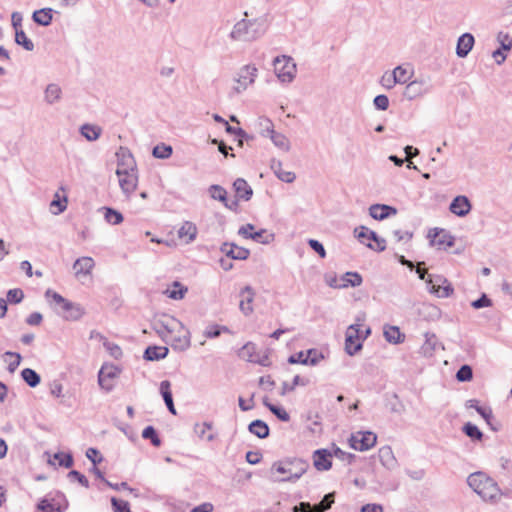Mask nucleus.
<instances>
[{"label": "nucleus", "instance_id": "obj_41", "mask_svg": "<svg viewBox=\"0 0 512 512\" xmlns=\"http://www.w3.org/2000/svg\"><path fill=\"white\" fill-rule=\"evenodd\" d=\"M209 193L213 199L221 201L226 207H231L227 202V191L223 187L212 185L209 189Z\"/></svg>", "mask_w": 512, "mask_h": 512}, {"label": "nucleus", "instance_id": "obj_6", "mask_svg": "<svg viewBox=\"0 0 512 512\" xmlns=\"http://www.w3.org/2000/svg\"><path fill=\"white\" fill-rule=\"evenodd\" d=\"M274 71L280 81L290 82L295 76L296 65L290 57H277L274 60Z\"/></svg>", "mask_w": 512, "mask_h": 512}, {"label": "nucleus", "instance_id": "obj_31", "mask_svg": "<svg viewBox=\"0 0 512 512\" xmlns=\"http://www.w3.org/2000/svg\"><path fill=\"white\" fill-rule=\"evenodd\" d=\"M384 337L389 343L399 344L404 340V334L400 332L397 326H386L384 328Z\"/></svg>", "mask_w": 512, "mask_h": 512}, {"label": "nucleus", "instance_id": "obj_19", "mask_svg": "<svg viewBox=\"0 0 512 512\" xmlns=\"http://www.w3.org/2000/svg\"><path fill=\"white\" fill-rule=\"evenodd\" d=\"M235 196L239 200L248 201L253 195V190L247 181L243 178H237L233 183Z\"/></svg>", "mask_w": 512, "mask_h": 512}, {"label": "nucleus", "instance_id": "obj_5", "mask_svg": "<svg viewBox=\"0 0 512 512\" xmlns=\"http://www.w3.org/2000/svg\"><path fill=\"white\" fill-rule=\"evenodd\" d=\"M355 236L359 242L367 245L375 251H383L386 248L385 239L379 237L374 231L369 230L366 226H359L354 230Z\"/></svg>", "mask_w": 512, "mask_h": 512}, {"label": "nucleus", "instance_id": "obj_56", "mask_svg": "<svg viewBox=\"0 0 512 512\" xmlns=\"http://www.w3.org/2000/svg\"><path fill=\"white\" fill-rule=\"evenodd\" d=\"M223 331L227 332L228 328L226 326L211 325L206 328L204 335L207 338H216L219 337Z\"/></svg>", "mask_w": 512, "mask_h": 512}, {"label": "nucleus", "instance_id": "obj_26", "mask_svg": "<svg viewBox=\"0 0 512 512\" xmlns=\"http://www.w3.org/2000/svg\"><path fill=\"white\" fill-rule=\"evenodd\" d=\"M471 206L468 199L464 196L456 197L450 205V210L459 216L467 214Z\"/></svg>", "mask_w": 512, "mask_h": 512}, {"label": "nucleus", "instance_id": "obj_11", "mask_svg": "<svg viewBox=\"0 0 512 512\" xmlns=\"http://www.w3.org/2000/svg\"><path fill=\"white\" fill-rule=\"evenodd\" d=\"M256 226H241L238 233L250 237L256 242L268 244L274 239V234L266 229L255 230Z\"/></svg>", "mask_w": 512, "mask_h": 512}, {"label": "nucleus", "instance_id": "obj_49", "mask_svg": "<svg viewBox=\"0 0 512 512\" xmlns=\"http://www.w3.org/2000/svg\"><path fill=\"white\" fill-rule=\"evenodd\" d=\"M271 139L273 143L282 150L289 149V141L286 136L281 133L271 131Z\"/></svg>", "mask_w": 512, "mask_h": 512}, {"label": "nucleus", "instance_id": "obj_51", "mask_svg": "<svg viewBox=\"0 0 512 512\" xmlns=\"http://www.w3.org/2000/svg\"><path fill=\"white\" fill-rule=\"evenodd\" d=\"M266 407L281 421L288 422L290 420L289 413L282 407L273 404H266Z\"/></svg>", "mask_w": 512, "mask_h": 512}, {"label": "nucleus", "instance_id": "obj_2", "mask_svg": "<svg viewBox=\"0 0 512 512\" xmlns=\"http://www.w3.org/2000/svg\"><path fill=\"white\" fill-rule=\"evenodd\" d=\"M467 483L485 501L496 499L500 492L497 483L482 472L470 474Z\"/></svg>", "mask_w": 512, "mask_h": 512}, {"label": "nucleus", "instance_id": "obj_43", "mask_svg": "<svg viewBox=\"0 0 512 512\" xmlns=\"http://www.w3.org/2000/svg\"><path fill=\"white\" fill-rule=\"evenodd\" d=\"M308 383V380H304L302 379L299 375H296L294 378H293V381L292 383H287V382H283L282 383V389H281V392L280 394L282 396L286 395L288 392H291L295 389L296 386L298 385H302V386H305L307 385Z\"/></svg>", "mask_w": 512, "mask_h": 512}, {"label": "nucleus", "instance_id": "obj_9", "mask_svg": "<svg viewBox=\"0 0 512 512\" xmlns=\"http://www.w3.org/2000/svg\"><path fill=\"white\" fill-rule=\"evenodd\" d=\"M377 441V436L370 431L357 432L349 438L351 448L358 451H366L371 449Z\"/></svg>", "mask_w": 512, "mask_h": 512}, {"label": "nucleus", "instance_id": "obj_40", "mask_svg": "<svg viewBox=\"0 0 512 512\" xmlns=\"http://www.w3.org/2000/svg\"><path fill=\"white\" fill-rule=\"evenodd\" d=\"M462 431L465 433L466 436H468L474 441H481L483 438V433L475 424L471 422L464 424Z\"/></svg>", "mask_w": 512, "mask_h": 512}, {"label": "nucleus", "instance_id": "obj_44", "mask_svg": "<svg viewBox=\"0 0 512 512\" xmlns=\"http://www.w3.org/2000/svg\"><path fill=\"white\" fill-rule=\"evenodd\" d=\"M142 437L144 439L150 440L152 445L155 447H159L161 445V440L153 426H147L144 428Z\"/></svg>", "mask_w": 512, "mask_h": 512}, {"label": "nucleus", "instance_id": "obj_18", "mask_svg": "<svg viewBox=\"0 0 512 512\" xmlns=\"http://www.w3.org/2000/svg\"><path fill=\"white\" fill-rule=\"evenodd\" d=\"M67 193L66 190L61 187L55 194L54 199L50 202L49 208L51 213L57 215L62 213L67 207Z\"/></svg>", "mask_w": 512, "mask_h": 512}, {"label": "nucleus", "instance_id": "obj_29", "mask_svg": "<svg viewBox=\"0 0 512 512\" xmlns=\"http://www.w3.org/2000/svg\"><path fill=\"white\" fill-rule=\"evenodd\" d=\"M379 458L383 466L387 469H393L396 464V458L392 452V449L389 446H384L379 450Z\"/></svg>", "mask_w": 512, "mask_h": 512}, {"label": "nucleus", "instance_id": "obj_50", "mask_svg": "<svg viewBox=\"0 0 512 512\" xmlns=\"http://www.w3.org/2000/svg\"><path fill=\"white\" fill-rule=\"evenodd\" d=\"M61 89L56 84H50L45 91V97L49 103H53L60 98Z\"/></svg>", "mask_w": 512, "mask_h": 512}, {"label": "nucleus", "instance_id": "obj_13", "mask_svg": "<svg viewBox=\"0 0 512 512\" xmlns=\"http://www.w3.org/2000/svg\"><path fill=\"white\" fill-rule=\"evenodd\" d=\"M117 376V368L114 366H102L98 373V383L107 392L113 389L112 380Z\"/></svg>", "mask_w": 512, "mask_h": 512}, {"label": "nucleus", "instance_id": "obj_17", "mask_svg": "<svg viewBox=\"0 0 512 512\" xmlns=\"http://www.w3.org/2000/svg\"><path fill=\"white\" fill-rule=\"evenodd\" d=\"M255 292L251 286H245L240 291V303L239 308L245 315H249L253 312L252 302L254 300Z\"/></svg>", "mask_w": 512, "mask_h": 512}, {"label": "nucleus", "instance_id": "obj_63", "mask_svg": "<svg viewBox=\"0 0 512 512\" xmlns=\"http://www.w3.org/2000/svg\"><path fill=\"white\" fill-rule=\"evenodd\" d=\"M68 477L76 479L85 488L89 487L88 479L83 474H81L79 471H77V470H71L68 473Z\"/></svg>", "mask_w": 512, "mask_h": 512}, {"label": "nucleus", "instance_id": "obj_32", "mask_svg": "<svg viewBox=\"0 0 512 512\" xmlns=\"http://www.w3.org/2000/svg\"><path fill=\"white\" fill-rule=\"evenodd\" d=\"M21 377L27 383V385L32 388L38 386L41 381L40 375L31 368L23 369L21 371Z\"/></svg>", "mask_w": 512, "mask_h": 512}, {"label": "nucleus", "instance_id": "obj_30", "mask_svg": "<svg viewBox=\"0 0 512 512\" xmlns=\"http://www.w3.org/2000/svg\"><path fill=\"white\" fill-rule=\"evenodd\" d=\"M271 167H272V169H273L274 173L276 174V176H277L280 180H282V181H284V182H286V183H291V182H293V181H294V179H295V174H294V172L285 170V169L283 168V165H282V163H281V162H279V161H274V162L272 163V166H271Z\"/></svg>", "mask_w": 512, "mask_h": 512}, {"label": "nucleus", "instance_id": "obj_45", "mask_svg": "<svg viewBox=\"0 0 512 512\" xmlns=\"http://www.w3.org/2000/svg\"><path fill=\"white\" fill-rule=\"evenodd\" d=\"M15 41L17 44L23 46L27 51H31L34 48L33 42L27 37L22 29L15 31Z\"/></svg>", "mask_w": 512, "mask_h": 512}, {"label": "nucleus", "instance_id": "obj_52", "mask_svg": "<svg viewBox=\"0 0 512 512\" xmlns=\"http://www.w3.org/2000/svg\"><path fill=\"white\" fill-rule=\"evenodd\" d=\"M473 377L472 368L469 365H462L456 373V379L459 382L470 381Z\"/></svg>", "mask_w": 512, "mask_h": 512}, {"label": "nucleus", "instance_id": "obj_12", "mask_svg": "<svg viewBox=\"0 0 512 512\" xmlns=\"http://www.w3.org/2000/svg\"><path fill=\"white\" fill-rule=\"evenodd\" d=\"M220 250L226 257L233 260H245L250 255L248 249L239 247L234 243H223Z\"/></svg>", "mask_w": 512, "mask_h": 512}, {"label": "nucleus", "instance_id": "obj_47", "mask_svg": "<svg viewBox=\"0 0 512 512\" xmlns=\"http://www.w3.org/2000/svg\"><path fill=\"white\" fill-rule=\"evenodd\" d=\"M104 218L110 224H120L123 221V216L120 212L111 208H103Z\"/></svg>", "mask_w": 512, "mask_h": 512}, {"label": "nucleus", "instance_id": "obj_36", "mask_svg": "<svg viewBox=\"0 0 512 512\" xmlns=\"http://www.w3.org/2000/svg\"><path fill=\"white\" fill-rule=\"evenodd\" d=\"M33 20L43 26L49 25L52 21V9L45 8L33 13Z\"/></svg>", "mask_w": 512, "mask_h": 512}, {"label": "nucleus", "instance_id": "obj_4", "mask_svg": "<svg viewBox=\"0 0 512 512\" xmlns=\"http://www.w3.org/2000/svg\"><path fill=\"white\" fill-rule=\"evenodd\" d=\"M416 273L421 280L426 281L429 291L436 296L446 298L453 293V287L448 283L447 279L442 276H436L434 280L433 277L429 275L426 279V271L420 268L416 270Z\"/></svg>", "mask_w": 512, "mask_h": 512}, {"label": "nucleus", "instance_id": "obj_54", "mask_svg": "<svg viewBox=\"0 0 512 512\" xmlns=\"http://www.w3.org/2000/svg\"><path fill=\"white\" fill-rule=\"evenodd\" d=\"M82 135L88 140H96L100 135V129L95 126L84 125L81 128Z\"/></svg>", "mask_w": 512, "mask_h": 512}, {"label": "nucleus", "instance_id": "obj_7", "mask_svg": "<svg viewBox=\"0 0 512 512\" xmlns=\"http://www.w3.org/2000/svg\"><path fill=\"white\" fill-rule=\"evenodd\" d=\"M360 326L359 324H352L346 331L345 351L350 356L358 353L363 347Z\"/></svg>", "mask_w": 512, "mask_h": 512}, {"label": "nucleus", "instance_id": "obj_53", "mask_svg": "<svg viewBox=\"0 0 512 512\" xmlns=\"http://www.w3.org/2000/svg\"><path fill=\"white\" fill-rule=\"evenodd\" d=\"M306 365L315 366L317 365L323 358V354L318 352L316 349H309L305 355Z\"/></svg>", "mask_w": 512, "mask_h": 512}, {"label": "nucleus", "instance_id": "obj_61", "mask_svg": "<svg viewBox=\"0 0 512 512\" xmlns=\"http://www.w3.org/2000/svg\"><path fill=\"white\" fill-rule=\"evenodd\" d=\"M86 457L93 463V465H97L103 460V457L96 448H88L86 451Z\"/></svg>", "mask_w": 512, "mask_h": 512}, {"label": "nucleus", "instance_id": "obj_24", "mask_svg": "<svg viewBox=\"0 0 512 512\" xmlns=\"http://www.w3.org/2000/svg\"><path fill=\"white\" fill-rule=\"evenodd\" d=\"M369 211H370V215L375 220H383L386 217H388L389 215L396 214L395 208L390 207L388 205H380V204L372 205L370 207Z\"/></svg>", "mask_w": 512, "mask_h": 512}, {"label": "nucleus", "instance_id": "obj_20", "mask_svg": "<svg viewBox=\"0 0 512 512\" xmlns=\"http://www.w3.org/2000/svg\"><path fill=\"white\" fill-rule=\"evenodd\" d=\"M342 283L340 285H335L334 282L330 283L331 287H339V288H347V287H358L362 284L363 278L358 272H346L341 277Z\"/></svg>", "mask_w": 512, "mask_h": 512}, {"label": "nucleus", "instance_id": "obj_25", "mask_svg": "<svg viewBox=\"0 0 512 512\" xmlns=\"http://www.w3.org/2000/svg\"><path fill=\"white\" fill-rule=\"evenodd\" d=\"M160 393L163 397V400L168 408V410L172 414H176V409L173 402L172 392H171V383L168 380H163L160 383Z\"/></svg>", "mask_w": 512, "mask_h": 512}, {"label": "nucleus", "instance_id": "obj_14", "mask_svg": "<svg viewBox=\"0 0 512 512\" xmlns=\"http://www.w3.org/2000/svg\"><path fill=\"white\" fill-rule=\"evenodd\" d=\"M175 333H178V335L171 334L168 338V343L171 344L172 348L178 351H184L188 349L190 346L189 332L186 331L184 328H178V330Z\"/></svg>", "mask_w": 512, "mask_h": 512}, {"label": "nucleus", "instance_id": "obj_64", "mask_svg": "<svg viewBox=\"0 0 512 512\" xmlns=\"http://www.w3.org/2000/svg\"><path fill=\"white\" fill-rule=\"evenodd\" d=\"M38 509L42 510L43 512H62L59 507L58 508L54 507L46 499H42L39 502Z\"/></svg>", "mask_w": 512, "mask_h": 512}, {"label": "nucleus", "instance_id": "obj_46", "mask_svg": "<svg viewBox=\"0 0 512 512\" xmlns=\"http://www.w3.org/2000/svg\"><path fill=\"white\" fill-rule=\"evenodd\" d=\"M212 423L204 422L203 424H196L195 425V431L201 438H206L207 441L211 442L215 439V435L212 433H209L206 435V432L208 430H211Z\"/></svg>", "mask_w": 512, "mask_h": 512}, {"label": "nucleus", "instance_id": "obj_22", "mask_svg": "<svg viewBox=\"0 0 512 512\" xmlns=\"http://www.w3.org/2000/svg\"><path fill=\"white\" fill-rule=\"evenodd\" d=\"M168 348L163 346H149L145 349L143 358L147 361L164 359L168 355Z\"/></svg>", "mask_w": 512, "mask_h": 512}, {"label": "nucleus", "instance_id": "obj_55", "mask_svg": "<svg viewBox=\"0 0 512 512\" xmlns=\"http://www.w3.org/2000/svg\"><path fill=\"white\" fill-rule=\"evenodd\" d=\"M111 504L113 512H131L129 503L127 501L112 497Z\"/></svg>", "mask_w": 512, "mask_h": 512}, {"label": "nucleus", "instance_id": "obj_8", "mask_svg": "<svg viewBox=\"0 0 512 512\" xmlns=\"http://www.w3.org/2000/svg\"><path fill=\"white\" fill-rule=\"evenodd\" d=\"M178 328L183 329V324L174 317L167 316L164 320L155 322L154 329L163 341L168 343V338L174 334Z\"/></svg>", "mask_w": 512, "mask_h": 512}, {"label": "nucleus", "instance_id": "obj_34", "mask_svg": "<svg viewBox=\"0 0 512 512\" xmlns=\"http://www.w3.org/2000/svg\"><path fill=\"white\" fill-rule=\"evenodd\" d=\"M249 21L241 20L237 22L231 32V37L235 40H242L248 34Z\"/></svg>", "mask_w": 512, "mask_h": 512}, {"label": "nucleus", "instance_id": "obj_57", "mask_svg": "<svg viewBox=\"0 0 512 512\" xmlns=\"http://www.w3.org/2000/svg\"><path fill=\"white\" fill-rule=\"evenodd\" d=\"M172 154V148L170 146L161 144L157 145L153 149V155L156 158L165 159L168 158Z\"/></svg>", "mask_w": 512, "mask_h": 512}, {"label": "nucleus", "instance_id": "obj_62", "mask_svg": "<svg viewBox=\"0 0 512 512\" xmlns=\"http://www.w3.org/2000/svg\"><path fill=\"white\" fill-rule=\"evenodd\" d=\"M309 246L311 249H313L321 258L326 257V250L322 243H320L318 240L310 239L308 241Z\"/></svg>", "mask_w": 512, "mask_h": 512}, {"label": "nucleus", "instance_id": "obj_10", "mask_svg": "<svg viewBox=\"0 0 512 512\" xmlns=\"http://www.w3.org/2000/svg\"><path fill=\"white\" fill-rule=\"evenodd\" d=\"M428 238H430L431 245L437 246L439 249H447L454 244V237L443 228L431 229Z\"/></svg>", "mask_w": 512, "mask_h": 512}, {"label": "nucleus", "instance_id": "obj_27", "mask_svg": "<svg viewBox=\"0 0 512 512\" xmlns=\"http://www.w3.org/2000/svg\"><path fill=\"white\" fill-rule=\"evenodd\" d=\"M439 345L437 337L434 333H425V342L421 346L420 352L426 356L430 357L435 352L437 346Z\"/></svg>", "mask_w": 512, "mask_h": 512}, {"label": "nucleus", "instance_id": "obj_1", "mask_svg": "<svg viewBox=\"0 0 512 512\" xmlns=\"http://www.w3.org/2000/svg\"><path fill=\"white\" fill-rule=\"evenodd\" d=\"M116 175L118 183L126 195H131L137 188V166L133 156L129 153L117 154Z\"/></svg>", "mask_w": 512, "mask_h": 512}, {"label": "nucleus", "instance_id": "obj_39", "mask_svg": "<svg viewBox=\"0 0 512 512\" xmlns=\"http://www.w3.org/2000/svg\"><path fill=\"white\" fill-rule=\"evenodd\" d=\"M187 290V287L183 286L180 282L175 281L173 282L172 289H167L165 293L171 299L180 300L184 298Z\"/></svg>", "mask_w": 512, "mask_h": 512}, {"label": "nucleus", "instance_id": "obj_42", "mask_svg": "<svg viewBox=\"0 0 512 512\" xmlns=\"http://www.w3.org/2000/svg\"><path fill=\"white\" fill-rule=\"evenodd\" d=\"M334 501H335V493L334 492L327 493L323 497V499L321 500L320 503L315 504L313 506L314 509H315V512H325V511H327L328 509L331 508V506L334 503Z\"/></svg>", "mask_w": 512, "mask_h": 512}, {"label": "nucleus", "instance_id": "obj_3", "mask_svg": "<svg viewBox=\"0 0 512 512\" xmlns=\"http://www.w3.org/2000/svg\"><path fill=\"white\" fill-rule=\"evenodd\" d=\"M308 463L302 459H292L286 460L282 462L274 463L272 466V471L283 474L284 476L277 479L280 482H294L298 480L307 470Z\"/></svg>", "mask_w": 512, "mask_h": 512}, {"label": "nucleus", "instance_id": "obj_37", "mask_svg": "<svg viewBox=\"0 0 512 512\" xmlns=\"http://www.w3.org/2000/svg\"><path fill=\"white\" fill-rule=\"evenodd\" d=\"M393 74L398 83L404 84L412 78L413 70L410 67L397 66L393 70Z\"/></svg>", "mask_w": 512, "mask_h": 512}, {"label": "nucleus", "instance_id": "obj_33", "mask_svg": "<svg viewBox=\"0 0 512 512\" xmlns=\"http://www.w3.org/2000/svg\"><path fill=\"white\" fill-rule=\"evenodd\" d=\"M55 462L59 466L70 468L73 466V457L70 453H64V452H57L53 455V460H49L50 464L55 465Z\"/></svg>", "mask_w": 512, "mask_h": 512}, {"label": "nucleus", "instance_id": "obj_48", "mask_svg": "<svg viewBox=\"0 0 512 512\" xmlns=\"http://www.w3.org/2000/svg\"><path fill=\"white\" fill-rule=\"evenodd\" d=\"M84 315V309L81 307V305L74 303L71 307V310L68 311V313L63 314V318L69 321H76L79 320Z\"/></svg>", "mask_w": 512, "mask_h": 512}, {"label": "nucleus", "instance_id": "obj_15", "mask_svg": "<svg viewBox=\"0 0 512 512\" xmlns=\"http://www.w3.org/2000/svg\"><path fill=\"white\" fill-rule=\"evenodd\" d=\"M332 453L327 449H318L313 453V464L319 471L329 470L332 466Z\"/></svg>", "mask_w": 512, "mask_h": 512}, {"label": "nucleus", "instance_id": "obj_21", "mask_svg": "<svg viewBox=\"0 0 512 512\" xmlns=\"http://www.w3.org/2000/svg\"><path fill=\"white\" fill-rule=\"evenodd\" d=\"M95 263L91 257H81L78 258L74 265L73 269L75 270V275L79 277L80 275L87 276L91 273Z\"/></svg>", "mask_w": 512, "mask_h": 512}, {"label": "nucleus", "instance_id": "obj_59", "mask_svg": "<svg viewBox=\"0 0 512 512\" xmlns=\"http://www.w3.org/2000/svg\"><path fill=\"white\" fill-rule=\"evenodd\" d=\"M5 356H10V357H14L15 358L13 361H11L8 364V371L10 373H14L15 370L18 368V366L21 363V359H22L21 355L19 353H16V352L7 351L5 353Z\"/></svg>", "mask_w": 512, "mask_h": 512}, {"label": "nucleus", "instance_id": "obj_60", "mask_svg": "<svg viewBox=\"0 0 512 512\" xmlns=\"http://www.w3.org/2000/svg\"><path fill=\"white\" fill-rule=\"evenodd\" d=\"M491 305H492V301H491V299L485 293H483L480 298H478L477 300H474L471 303V306L474 309H481V308H484V307H490Z\"/></svg>", "mask_w": 512, "mask_h": 512}, {"label": "nucleus", "instance_id": "obj_28", "mask_svg": "<svg viewBox=\"0 0 512 512\" xmlns=\"http://www.w3.org/2000/svg\"><path fill=\"white\" fill-rule=\"evenodd\" d=\"M248 430L260 439L267 438L270 432L269 426L262 420L252 421L248 426Z\"/></svg>", "mask_w": 512, "mask_h": 512}, {"label": "nucleus", "instance_id": "obj_35", "mask_svg": "<svg viewBox=\"0 0 512 512\" xmlns=\"http://www.w3.org/2000/svg\"><path fill=\"white\" fill-rule=\"evenodd\" d=\"M197 234V226H180L177 231L178 238L186 244L193 241Z\"/></svg>", "mask_w": 512, "mask_h": 512}, {"label": "nucleus", "instance_id": "obj_23", "mask_svg": "<svg viewBox=\"0 0 512 512\" xmlns=\"http://www.w3.org/2000/svg\"><path fill=\"white\" fill-rule=\"evenodd\" d=\"M474 45V37L469 34L465 33L463 34L459 39L457 43V55L459 57H465L472 49Z\"/></svg>", "mask_w": 512, "mask_h": 512}, {"label": "nucleus", "instance_id": "obj_16", "mask_svg": "<svg viewBox=\"0 0 512 512\" xmlns=\"http://www.w3.org/2000/svg\"><path fill=\"white\" fill-rule=\"evenodd\" d=\"M257 74V69L252 66H245L239 74V78L237 79V85L235 86V90L240 92L247 88L248 85L252 84L255 80Z\"/></svg>", "mask_w": 512, "mask_h": 512}, {"label": "nucleus", "instance_id": "obj_38", "mask_svg": "<svg viewBox=\"0 0 512 512\" xmlns=\"http://www.w3.org/2000/svg\"><path fill=\"white\" fill-rule=\"evenodd\" d=\"M256 345L252 342L246 343L238 352V356L249 362H256L255 359Z\"/></svg>", "mask_w": 512, "mask_h": 512}, {"label": "nucleus", "instance_id": "obj_58", "mask_svg": "<svg viewBox=\"0 0 512 512\" xmlns=\"http://www.w3.org/2000/svg\"><path fill=\"white\" fill-rule=\"evenodd\" d=\"M23 298H24V293L19 288L10 289L7 292V301H9L10 303L18 304L23 300Z\"/></svg>", "mask_w": 512, "mask_h": 512}]
</instances>
